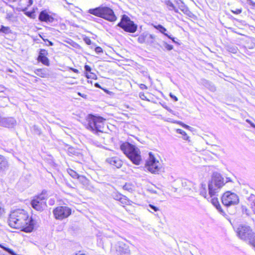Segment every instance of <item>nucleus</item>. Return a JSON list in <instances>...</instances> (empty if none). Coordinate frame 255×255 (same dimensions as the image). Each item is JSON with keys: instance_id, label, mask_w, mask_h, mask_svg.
Returning <instances> with one entry per match:
<instances>
[{"instance_id": "obj_63", "label": "nucleus", "mask_w": 255, "mask_h": 255, "mask_svg": "<svg viewBox=\"0 0 255 255\" xmlns=\"http://www.w3.org/2000/svg\"><path fill=\"white\" fill-rule=\"evenodd\" d=\"M49 45H53L52 43L51 42H50V41H49Z\"/></svg>"}, {"instance_id": "obj_7", "label": "nucleus", "mask_w": 255, "mask_h": 255, "mask_svg": "<svg viewBox=\"0 0 255 255\" xmlns=\"http://www.w3.org/2000/svg\"><path fill=\"white\" fill-rule=\"evenodd\" d=\"M222 202L227 207L235 206L239 204V197L235 193L227 191L222 196Z\"/></svg>"}, {"instance_id": "obj_54", "label": "nucleus", "mask_w": 255, "mask_h": 255, "mask_svg": "<svg viewBox=\"0 0 255 255\" xmlns=\"http://www.w3.org/2000/svg\"><path fill=\"white\" fill-rule=\"evenodd\" d=\"M74 255H86L85 254L82 253L81 252H79L78 253H76Z\"/></svg>"}, {"instance_id": "obj_21", "label": "nucleus", "mask_w": 255, "mask_h": 255, "mask_svg": "<svg viewBox=\"0 0 255 255\" xmlns=\"http://www.w3.org/2000/svg\"><path fill=\"white\" fill-rule=\"evenodd\" d=\"M200 194L203 196L205 198H207L208 199L209 198H207L208 195L206 191V184L202 183L201 184V188L200 191Z\"/></svg>"}, {"instance_id": "obj_3", "label": "nucleus", "mask_w": 255, "mask_h": 255, "mask_svg": "<svg viewBox=\"0 0 255 255\" xmlns=\"http://www.w3.org/2000/svg\"><path fill=\"white\" fill-rule=\"evenodd\" d=\"M120 148L133 164H140L141 157L140 150L137 147L129 142H125L121 144Z\"/></svg>"}, {"instance_id": "obj_60", "label": "nucleus", "mask_w": 255, "mask_h": 255, "mask_svg": "<svg viewBox=\"0 0 255 255\" xmlns=\"http://www.w3.org/2000/svg\"><path fill=\"white\" fill-rule=\"evenodd\" d=\"M141 86H142V87H141V88H142V87H145V88H146V86H145V85H144V84H142V85H141Z\"/></svg>"}, {"instance_id": "obj_9", "label": "nucleus", "mask_w": 255, "mask_h": 255, "mask_svg": "<svg viewBox=\"0 0 255 255\" xmlns=\"http://www.w3.org/2000/svg\"><path fill=\"white\" fill-rule=\"evenodd\" d=\"M33 208L38 211H42L46 207L45 199L44 195L41 194L33 198L31 202Z\"/></svg>"}, {"instance_id": "obj_14", "label": "nucleus", "mask_w": 255, "mask_h": 255, "mask_svg": "<svg viewBox=\"0 0 255 255\" xmlns=\"http://www.w3.org/2000/svg\"><path fill=\"white\" fill-rule=\"evenodd\" d=\"M9 166V163L6 157L0 154V173L6 170Z\"/></svg>"}, {"instance_id": "obj_39", "label": "nucleus", "mask_w": 255, "mask_h": 255, "mask_svg": "<svg viewBox=\"0 0 255 255\" xmlns=\"http://www.w3.org/2000/svg\"><path fill=\"white\" fill-rule=\"evenodd\" d=\"M0 31H1L4 33H8L10 31V29L8 27L1 26V27L0 29Z\"/></svg>"}, {"instance_id": "obj_24", "label": "nucleus", "mask_w": 255, "mask_h": 255, "mask_svg": "<svg viewBox=\"0 0 255 255\" xmlns=\"http://www.w3.org/2000/svg\"><path fill=\"white\" fill-rule=\"evenodd\" d=\"M155 37L154 35L147 33L146 43L151 45L154 42Z\"/></svg>"}, {"instance_id": "obj_8", "label": "nucleus", "mask_w": 255, "mask_h": 255, "mask_svg": "<svg viewBox=\"0 0 255 255\" xmlns=\"http://www.w3.org/2000/svg\"><path fill=\"white\" fill-rule=\"evenodd\" d=\"M237 233L240 239L245 241L249 240L254 233L252 232L250 227L243 225H240L238 227Z\"/></svg>"}, {"instance_id": "obj_18", "label": "nucleus", "mask_w": 255, "mask_h": 255, "mask_svg": "<svg viewBox=\"0 0 255 255\" xmlns=\"http://www.w3.org/2000/svg\"><path fill=\"white\" fill-rule=\"evenodd\" d=\"M39 19L43 21H51L52 18L45 11H42L40 12Z\"/></svg>"}, {"instance_id": "obj_26", "label": "nucleus", "mask_w": 255, "mask_h": 255, "mask_svg": "<svg viewBox=\"0 0 255 255\" xmlns=\"http://www.w3.org/2000/svg\"><path fill=\"white\" fill-rule=\"evenodd\" d=\"M176 131L178 133H180L182 135V138L185 140H189V137L187 135L185 131L181 129H176Z\"/></svg>"}, {"instance_id": "obj_48", "label": "nucleus", "mask_w": 255, "mask_h": 255, "mask_svg": "<svg viewBox=\"0 0 255 255\" xmlns=\"http://www.w3.org/2000/svg\"><path fill=\"white\" fill-rule=\"evenodd\" d=\"M123 188H124V189L128 190V191H130L131 189V188L130 187H129V186L127 184H126L123 186Z\"/></svg>"}, {"instance_id": "obj_13", "label": "nucleus", "mask_w": 255, "mask_h": 255, "mask_svg": "<svg viewBox=\"0 0 255 255\" xmlns=\"http://www.w3.org/2000/svg\"><path fill=\"white\" fill-rule=\"evenodd\" d=\"M106 161L111 165L117 168H121L123 165L122 161L118 157L116 156L109 157L106 159Z\"/></svg>"}, {"instance_id": "obj_25", "label": "nucleus", "mask_w": 255, "mask_h": 255, "mask_svg": "<svg viewBox=\"0 0 255 255\" xmlns=\"http://www.w3.org/2000/svg\"><path fill=\"white\" fill-rule=\"evenodd\" d=\"M166 5L168 6V8L169 10H173L175 12L178 13V9L174 6L173 3L170 0H168L166 2Z\"/></svg>"}, {"instance_id": "obj_11", "label": "nucleus", "mask_w": 255, "mask_h": 255, "mask_svg": "<svg viewBox=\"0 0 255 255\" xmlns=\"http://www.w3.org/2000/svg\"><path fill=\"white\" fill-rule=\"evenodd\" d=\"M116 252L120 255H129L130 253L128 246L123 242H119L116 245Z\"/></svg>"}, {"instance_id": "obj_43", "label": "nucleus", "mask_w": 255, "mask_h": 255, "mask_svg": "<svg viewBox=\"0 0 255 255\" xmlns=\"http://www.w3.org/2000/svg\"><path fill=\"white\" fill-rule=\"evenodd\" d=\"M242 9L241 8L240 9H236L235 10H232V12L235 14H240L242 12Z\"/></svg>"}, {"instance_id": "obj_50", "label": "nucleus", "mask_w": 255, "mask_h": 255, "mask_svg": "<svg viewBox=\"0 0 255 255\" xmlns=\"http://www.w3.org/2000/svg\"><path fill=\"white\" fill-rule=\"evenodd\" d=\"M78 94L81 96L82 97L84 98V99H87V95H86V94H81V93L80 92H78Z\"/></svg>"}, {"instance_id": "obj_32", "label": "nucleus", "mask_w": 255, "mask_h": 255, "mask_svg": "<svg viewBox=\"0 0 255 255\" xmlns=\"http://www.w3.org/2000/svg\"><path fill=\"white\" fill-rule=\"evenodd\" d=\"M242 211L243 214H245L247 216H249L250 215V211L249 209L247 208L246 206L242 205L241 207Z\"/></svg>"}, {"instance_id": "obj_45", "label": "nucleus", "mask_w": 255, "mask_h": 255, "mask_svg": "<svg viewBox=\"0 0 255 255\" xmlns=\"http://www.w3.org/2000/svg\"><path fill=\"white\" fill-rule=\"evenodd\" d=\"M95 51H96V53H102L103 52V49L101 47H96L95 49Z\"/></svg>"}, {"instance_id": "obj_52", "label": "nucleus", "mask_w": 255, "mask_h": 255, "mask_svg": "<svg viewBox=\"0 0 255 255\" xmlns=\"http://www.w3.org/2000/svg\"><path fill=\"white\" fill-rule=\"evenodd\" d=\"M170 96L172 99H174L175 101H177L178 100L177 98L171 93L170 94Z\"/></svg>"}, {"instance_id": "obj_64", "label": "nucleus", "mask_w": 255, "mask_h": 255, "mask_svg": "<svg viewBox=\"0 0 255 255\" xmlns=\"http://www.w3.org/2000/svg\"><path fill=\"white\" fill-rule=\"evenodd\" d=\"M27 15H28L29 16H30V15H31V13H27Z\"/></svg>"}, {"instance_id": "obj_5", "label": "nucleus", "mask_w": 255, "mask_h": 255, "mask_svg": "<svg viewBox=\"0 0 255 255\" xmlns=\"http://www.w3.org/2000/svg\"><path fill=\"white\" fill-rule=\"evenodd\" d=\"M117 26L122 28L125 31L129 33L135 32L137 28V25L126 14L122 15L121 21L118 23Z\"/></svg>"}, {"instance_id": "obj_12", "label": "nucleus", "mask_w": 255, "mask_h": 255, "mask_svg": "<svg viewBox=\"0 0 255 255\" xmlns=\"http://www.w3.org/2000/svg\"><path fill=\"white\" fill-rule=\"evenodd\" d=\"M16 124V121L11 117L1 118L0 117V125L6 128H12Z\"/></svg>"}, {"instance_id": "obj_1", "label": "nucleus", "mask_w": 255, "mask_h": 255, "mask_svg": "<svg viewBox=\"0 0 255 255\" xmlns=\"http://www.w3.org/2000/svg\"><path fill=\"white\" fill-rule=\"evenodd\" d=\"M8 223L10 227L20 229L25 232H31L34 228V221L29 217L27 212L22 209L12 211Z\"/></svg>"}, {"instance_id": "obj_57", "label": "nucleus", "mask_w": 255, "mask_h": 255, "mask_svg": "<svg viewBox=\"0 0 255 255\" xmlns=\"http://www.w3.org/2000/svg\"><path fill=\"white\" fill-rule=\"evenodd\" d=\"M71 69L75 73H78V70L76 69H73V68H71Z\"/></svg>"}, {"instance_id": "obj_53", "label": "nucleus", "mask_w": 255, "mask_h": 255, "mask_svg": "<svg viewBox=\"0 0 255 255\" xmlns=\"http://www.w3.org/2000/svg\"><path fill=\"white\" fill-rule=\"evenodd\" d=\"M251 208L252 209L254 213L255 214V204L252 205Z\"/></svg>"}, {"instance_id": "obj_2", "label": "nucleus", "mask_w": 255, "mask_h": 255, "mask_svg": "<svg viewBox=\"0 0 255 255\" xmlns=\"http://www.w3.org/2000/svg\"><path fill=\"white\" fill-rule=\"evenodd\" d=\"M225 184L224 178L217 172L213 173L212 178L208 183L209 198H211V203L223 216L226 215V213L222 209L216 196H218L217 194Z\"/></svg>"}, {"instance_id": "obj_42", "label": "nucleus", "mask_w": 255, "mask_h": 255, "mask_svg": "<svg viewBox=\"0 0 255 255\" xmlns=\"http://www.w3.org/2000/svg\"><path fill=\"white\" fill-rule=\"evenodd\" d=\"M84 41L88 45H90L92 43V41H91V39L88 37L84 38Z\"/></svg>"}, {"instance_id": "obj_49", "label": "nucleus", "mask_w": 255, "mask_h": 255, "mask_svg": "<svg viewBox=\"0 0 255 255\" xmlns=\"http://www.w3.org/2000/svg\"><path fill=\"white\" fill-rule=\"evenodd\" d=\"M178 123H179V124H181V125H182V126L184 128H185L189 129V128H191L190 127H189V126H188V125H185V124H184L181 123V122H179Z\"/></svg>"}, {"instance_id": "obj_19", "label": "nucleus", "mask_w": 255, "mask_h": 255, "mask_svg": "<svg viewBox=\"0 0 255 255\" xmlns=\"http://www.w3.org/2000/svg\"><path fill=\"white\" fill-rule=\"evenodd\" d=\"M88 12L95 16L101 17L102 12V7H98L95 8L90 9Z\"/></svg>"}, {"instance_id": "obj_62", "label": "nucleus", "mask_w": 255, "mask_h": 255, "mask_svg": "<svg viewBox=\"0 0 255 255\" xmlns=\"http://www.w3.org/2000/svg\"><path fill=\"white\" fill-rule=\"evenodd\" d=\"M141 86H142V87H141V88H142V87H145V88H146V86H145V85H144V84H142V85H141Z\"/></svg>"}, {"instance_id": "obj_47", "label": "nucleus", "mask_w": 255, "mask_h": 255, "mask_svg": "<svg viewBox=\"0 0 255 255\" xmlns=\"http://www.w3.org/2000/svg\"><path fill=\"white\" fill-rule=\"evenodd\" d=\"M91 75H86V77L88 78H92V79H94L95 77L96 76V75L93 73H90Z\"/></svg>"}, {"instance_id": "obj_15", "label": "nucleus", "mask_w": 255, "mask_h": 255, "mask_svg": "<svg viewBox=\"0 0 255 255\" xmlns=\"http://www.w3.org/2000/svg\"><path fill=\"white\" fill-rule=\"evenodd\" d=\"M55 219L62 220L64 219V208L62 206L56 208L53 211Z\"/></svg>"}, {"instance_id": "obj_6", "label": "nucleus", "mask_w": 255, "mask_h": 255, "mask_svg": "<svg viewBox=\"0 0 255 255\" xmlns=\"http://www.w3.org/2000/svg\"><path fill=\"white\" fill-rule=\"evenodd\" d=\"M146 169L152 173L158 174L161 168V165L151 152L149 153V157L145 164Z\"/></svg>"}, {"instance_id": "obj_23", "label": "nucleus", "mask_w": 255, "mask_h": 255, "mask_svg": "<svg viewBox=\"0 0 255 255\" xmlns=\"http://www.w3.org/2000/svg\"><path fill=\"white\" fill-rule=\"evenodd\" d=\"M38 60L39 61L42 62L43 64L48 66L49 65V60L48 59L45 57L44 55H43L42 53H40L39 57H38Z\"/></svg>"}, {"instance_id": "obj_4", "label": "nucleus", "mask_w": 255, "mask_h": 255, "mask_svg": "<svg viewBox=\"0 0 255 255\" xmlns=\"http://www.w3.org/2000/svg\"><path fill=\"white\" fill-rule=\"evenodd\" d=\"M106 119L100 116L89 114L86 118L85 126L89 130L94 132H102Z\"/></svg>"}, {"instance_id": "obj_38", "label": "nucleus", "mask_w": 255, "mask_h": 255, "mask_svg": "<svg viewBox=\"0 0 255 255\" xmlns=\"http://www.w3.org/2000/svg\"><path fill=\"white\" fill-rule=\"evenodd\" d=\"M71 214V209L68 207H65V218L67 217Z\"/></svg>"}, {"instance_id": "obj_29", "label": "nucleus", "mask_w": 255, "mask_h": 255, "mask_svg": "<svg viewBox=\"0 0 255 255\" xmlns=\"http://www.w3.org/2000/svg\"><path fill=\"white\" fill-rule=\"evenodd\" d=\"M249 244L253 247L255 250V233L249 239Z\"/></svg>"}, {"instance_id": "obj_28", "label": "nucleus", "mask_w": 255, "mask_h": 255, "mask_svg": "<svg viewBox=\"0 0 255 255\" xmlns=\"http://www.w3.org/2000/svg\"><path fill=\"white\" fill-rule=\"evenodd\" d=\"M67 171L68 174L70 176H71L72 178H73L74 179H76L78 177V174L74 170L71 169H68L67 170Z\"/></svg>"}, {"instance_id": "obj_55", "label": "nucleus", "mask_w": 255, "mask_h": 255, "mask_svg": "<svg viewBox=\"0 0 255 255\" xmlns=\"http://www.w3.org/2000/svg\"><path fill=\"white\" fill-rule=\"evenodd\" d=\"M95 86L97 88H100V86L99 85V84L96 83L95 84Z\"/></svg>"}, {"instance_id": "obj_31", "label": "nucleus", "mask_w": 255, "mask_h": 255, "mask_svg": "<svg viewBox=\"0 0 255 255\" xmlns=\"http://www.w3.org/2000/svg\"><path fill=\"white\" fill-rule=\"evenodd\" d=\"M123 195L118 193V192H113L112 194L113 198L117 201H120L121 198L123 196Z\"/></svg>"}, {"instance_id": "obj_16", "label": "nucleus", "mask_w": 255, "mask_h": 255, "mask_svg": "<svg viewBox=\"0 0 255 255\" xmlns=\"http://www.w3.org/2000/svg\"><path fill=\"white\" fill-rule=\"evenodd\" d=\"M154 27L158 30L160 33L163 34L165 36L171 39L174 43H177L175 40V38L171 36V35H169L166 32L167 29L161 24L154 25Z\"/></svg>"}, {"instance_id": "obj_58", "label": "nucleus", "mask_w": 255, "mask_h": 255, "mask_svg": "<svg viewBox=\"0 0 255 255\" xmlns=\"http://www.w3.org/2000/svg\"><path fill=\"white\" fill-rule=\"evenodd\" d=\"M165 121H167L168 122H170L172 123H174V122L172 121L171 119H168V120H166Z\"/></svg>"}, {"instance_id": "obj_51", "label": "nucleus", "mask_w": 255, "mask_h": 255, "mask_svg": "<svg viewBox=\"0 0 255 255\" xmlns=\"http://www.w3.org/2000/svg\"><path fill=\"white\" fill-rule=\"evenodd\" d=\"M148 190L151 192V193H154V194H157V192L156 191H155V190L153 189L152 188H149L148 189Z\"/></svg>"}, {"instance_id": "obj_35", "label": "nucleus", "mask_w": 255, "mask_h": 255, "mask_svg": "<svg viewBox=\"0 0 255 255\" xmlns=\"http://www.w3.org/2000/svg\"><path fill=\"white\" fill-rule=\"evenodd\" d=\"M228 50L231 53H237V51L238 50V48L235 46H228Z\"/></svg>"}, {"instance_id": "obj_10", "label": "nucleus", "mask_w": 255, "mask_h": 255, "mask_svg": "<svg viewBox=\"0 0 255 255\" xmlns=\"http://www.w3.org/2000/svg\"><path fill=\"white\" fill-rule=\"evenodd\" d=\"M101 17L111 22L115 21L117 19L113 9L106 6L102 7Z\"/></svg>"}, {"instance_id": "obj_41", "label": "nucleus", "mask_w": 255, "mask_h": 255, "mask_svg": "<svg viewBox=\"0 0 255 255\" xmlns=\"http://www.w3.org/2000/svg\"><path fill=\"white\" fill-rule=\"evenodd\" d=\"M13 14L12 13L9 12V13H6V19L11 20L13 19Z\"/></svg>"}, {"instance_id": "obj_30", "label": "nucleus", "mask_w": 255, "mask_h": 255, "mask_svg": "<svg viewBox=\"0 0 255 255\" xmlns=\"http://www.w3.org/2000/svg\"><path fill=\"white\" fill-rule=\"evenodd\" d=\"M248 202H249L251 207L253 204H255V195L254 194H251L247 198Z\"/></svg>"}, {"instance_id": "obj_22", "label": "nucleus", "mask_w": 255, "mask_h": 255, "mask_svg": "<svg viewBox=\"0 0 255 255\" xmlns=\"http://www.w3.org/2000/svg\"><path fill=\"white\" fill-rule=\"evenodd\" d=\"M124 206L126 205H131V204L132 203L131 201L129 200L126 196L123 195V196L121 198L120 201H119Z\"/></svg>"}, {"instance_id": "obj_20", "label": "nucleus", "mask_w": 255, "mask_h": 255, "mask_svg": "<svg viewBox=\"0 0 255 255\" xmlns=\"http://www.w3.org/2000/svg\"><path fill=\"white\" fill-rule=\"evenodd\" d=\"M179 8L185 14L189 15L191 13L187 6H186L182 1H180Z\"/></svg>"}, {"instance_id": "obj_37", "label": "nucleus", "mask_w": 255, "mask_h": 255, "mask_svg": "<svg viewBox=\"0 0 255 255\" xmlns=\"http://www.w3.org/2000/svg\"><path fill=\"white\" fill-rule=\"evenodd\" d=\"M163 46L165 47V48H166L167 50H168L169 51L171 50L173 48V47L172 45L168 44L166 42H164V41L163 42Z\"/></svg>"}, {"instance_id": "obj_59", "label": "nucleus", "mask_w": 255, "mask_h": 255, "mask_svg": "<svg viewBox=\"0 0 255 255\" xmlns=\"http://www.w3.org/2000/svg\"><path fill=\"white\" fill-rule=\"evenodd\" d=\"M73 8H75L76 7L72 4H71V7H70V9H73Z\"/></svg>"}, {"instance_id": "obj_44", "label": "nucleus", "mask_w": 255, "mask_h": 255, "mask_svg": "<svg viewBox=\"0 0 255 255\" xmlns=\"http://www.w3.org/2000/svg\"><path fill=\"white\" fill-rule=\"evenodd\" d=\"M247 3L253 6V8H255V2L252 0H247Z\"/></svg>"}, {"instance_id": "obj_56", "label": "nucleus", "mask_w": 255, "mask_h": 255, "mask_svg": "<svg viewBox=\"0 0 255 255\" xmlns=\"http://www.w3.org/2000/svg\"><path fill=\"white\" fill-rule=\"evenodd\" d=\"M180 1H181V0H175L176 3L178 5V7L179 6Z\"/></svg>"}, {"instance_id": "obj_17", "label": "nucleus", "mask_w": 255, "mask_h": 255, "mask_svg": "<svg viewBox=\"0 0 255 255\" xmlns=\"http://www.w3.org/2000/svg\"><path fill=\"white\" fill-rule=\"evenodd\" d=\"M35 73L42 78H46L49 76V73L46 69H38L35 71Z\"/></svg>"}, {"instance_id": "obj_36", "label": "nucleus", "mask_w": 255, "mask_h": 255, "mask_svg": "<svg viewBox=\"0 0 255 255\" xmlns=\"http://www.w3.org/2000/svg\"><path fill=\"white\" fill-rule=\"evenodd\" d=\"M67 153L69 155H75L76 153H77V152L75 148L73 147H69Z\"/></svg>"}, {"instance_id": "obj_46", "label": "nucleus", "mask_w": 255, "mask_h": 255, "mask_svg": "<svg viewBox=\"0 0 255 255\" xmlns=\"http://www.w3.org/2000/svg\"><path fill=\"white\" fill-rule=\"evenodd\" d=\"M84 69L86 71L90 72L91 71V68L90 66L88 65H85L84 66Z\"/></svg>"}, {"instance_id": "obj_33", "label": "nucleus", "mask_w": 255, "mask_h": 255, "mask_svg": "<svg viewBox=\"0 0 255 255\" xmlns=\"http://www.w3.org/2000/svg\"><path fill=\"white\" fill-rule=\"evenodd\" d=\"M20 2L25 7L30 6L32 4V0H20Z\"/></svg>"}, {"instance_id": "obj_34", "label": "nucleus", "mask_w": 255, "mask_h": 255, "mask_svg": "<svg viewBox=\"0 0 255 255\" xmlns=\"http://www.w3.org/2000/svg\"><path fill=\"white\" fill-rule=\"evenodd\" d=\"M0 247L2 249H3V250H4L5 251H6V252H7L9 254H10L11 255H17L13 251V250H12L11 249H9V248H5L3 246H2V245H0Z\"/></svg>"}, {"instance_id": "obj_40", "label": "nucleus", "mask_w": 255, "mask_h": 255, "mask_svg": "<svg viewBox=\"0 0 255 255\" xmlns=\"http://www.w3.org/2000/svg\"><path fill=\"white\" fill-rule=\"evenodd\" d=\"M148 206L154 212H157L159 210V208L157 207L156 206H155L152 204H149Z\"/></svg>"}, {"instance_id": "obj_27", "label": "nucleus", "mask_w": 255, "mask_h": 255, "mask_svg": "<svg viewBox=\"0 0 255 255\" xmlns=\"http://www.w3.org/2000/svg\"><path fill=\"white\" fill-rule=\"evenodd\" d=\"M146 34L147 33H143L141 34L137 39V41L140 43H146Z\"/></svg>"}, {"instance_id": "obj_61", "label": "nucleus", "mask_w": 255, "mask_h": 255, "mask_svg": "<svg viewBox=\"0 0 255 255\" xmlns=\"http://www.w3.org/2000/svg\"><path fill=\"white\" fill-rule=\"evenodd\" d=\"M141 86H142V87H141V88H142V87H145V88H146V86H145V85H144V84H142V85H141Z\"/></svg>"}]
</instances>
